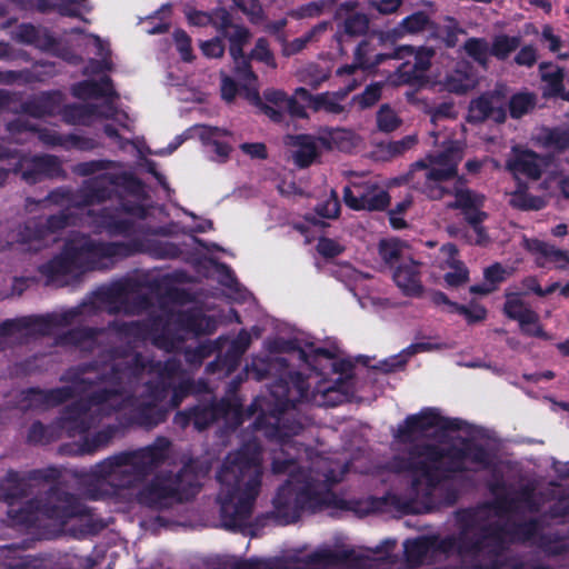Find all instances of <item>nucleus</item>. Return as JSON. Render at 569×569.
Instances as JSON below:
<instances>
[{
  "instance_id": "obj_57",
  "label": "nucleus",
  "mask_w": 569,
  "mask_h": 569,
  "mask_svg": "<svg viewBox=\"0 0 569 569\" xmlns=\"http://www.w3.org/2000/svg\"><path fill=\"white\" fill-rule=\"evenodd\" d=\"M542 39L548 43V48L551 52H558L562 47L561 39L555 34L553 29L550 26H545L542 29Z\"/></svg>"
},
{
  "instance_id": "obj_38",
  "label": "nucleus",
  "mask_w": 569,
  "mask_h": 569,
  "mask_svg": "<svg viewBox=\"0 0 569 569\" xmlns=\"http://www.w3.org/2000/svg\"><path fill=\"white\" fill-rule=\"evenodd\" d=\"M536 104V97L528 92H520L510 99V114L513 118H520L529 112Z\"/></svg>"
},
{
  "instance_id": "obj_53",
  "label": "nucleus",
  "mask_w": 569,
  "mask_h": 569,
  "mask_svg": "<svg viewBox=\"0 0 569 569\" xmlns=\"http://www.w3.org/2000/svg\"><path fill=\"white\" fill-rule=\"evenodd\" d=\"M317 250L321 256L326 258H332L341 253L343 248L335 240L321 238L317 244Z\"/></svg>"
},
{
  "instance_id": "obj_45",
  "label": "nucleus",
  "mask_w": 569,
  "mask_h": 569,
  "mask_svg": "<svg viewBox=\"0 0 569 569\" xmlns=\"http://www.w3.org/2000/svg\"><path fill=\"white\" fill-rule=\"evenodd\" d=\"M553 183L560 188L565 197L569 198V162L562 163L557 172L550 170L546 188L551 189Z\"/></svg>"
},
{
  "instance_id": "obj_34",
  "label": "nucleus",
  "mask_w": 569,
  "mask_h": 569,
  "mask_svg": "<svg viewBox=\"0 0 569 569\" xmlns=\"http://www.w3.org/2000/svg\"><path fill=\"white\" fill-rule=\"evenodd\" d=\"M541 78L546 83V96H561L563 99L569 100V90L566 91L562 87L563 73L562 70L552 63H543L540 66Z\"/></svg>"
},
{
  "instance_id": "obj_54",
  "label": "nucleus",
  "mask_w": 569,
  "mask_h": 569,
  "mask_svg": "<svg viewBox=\"0 0 569 569\" xmlns=\"http://www.w3.org/2000/svg\"><path fill=\"white\" fill-rule=\"evenodd\" d=\"M403 0H371L370 8L377 10L380 14H392L401 7Z\"/></svg>"
},
{
  "instance_id": "obj_21",
  "label": "nucleus",
  "mask_w": 569,
  "mask_h": 569,
  "mask_svg": "<svg viewBox=\"0 0 569 569\" xmlns=\"http://www.w3.org/2000/svg\"><path fill=\"white\" fill-rule=\"evenodd\" d=\"M456 201L451 206L458 208L465 214L467 221L472 227L476 234L472 241L477 244H482L487 240V236L480 223L486 219L487 214L481 211L485 197L476 193L461 186L455 188Z\"/></svg>"
},
{
  "instance_id": "obj_22",
  "label": "nucleus",
  "mask_w": 569,
  "mask_h": 569,
  "mask_svg": "<svg viewBox=\"0 0 569 569\" xmlns=\"http://www.w3.org/2000/svg\"><path fill=\"white\" fill-rule=\"evenodd\" d=\"M506 97L501 91L487 92L470 101L467 121L480 123L487 119L503 122L506 119Z\"/></svg>"
},
{
  "instance_id": "obj_60",
  "label": "nucleus",
  "mask_w": 569,
  "mask_h": 569,
  "mask_svg": "<svg viewBox=\"0 0 569 569\" xmlns=\"http://www.w3.org/2000/svg\"><path fill=\"white\" fill-rule=\"evenodd\" d=\"M550 143L557 149L569 148V132L555 130L549 136Z\"/></svg>"
},
{
  "instance_id": "obj_23",
  "label": "nucleus",
  "mask_w": 569,
  "mask_h": 569,
  "mask_svg": "<svg viewBox=\"0 0 569 569\" xmlns=\"http://www.w3.org/2000/svg\"><path fill=\"white\" fill-rule=\"evenodd\" d=\"M505 313L507 317L517 320L521 330L530 336L545 337L539 325L538 315L530 309L519 293H507Z\"/></svg>"
},
{
  "instance_id": "obj_39",
  "label": "nucleus",
  "mask_w": 569,
  "mask_h": 569,
  "mask_svg": "<svg viewBox=\"0 0 569 569\" xmlns=\"http://www.w3.org/2000/svg\"><path fill=\"white\" fill-rule=\"evenodd\" d=\"M435 348V345L430 342H418L413 343L405 349L400 355L391 358L387 363V370H395L398 367L403 366L408 358L417 352L429 351Z\"/></svg>"
},
{
  "instance_id": "obj_28",
  "label": "nucleus",
  "mask_w": 569,
  "mask_h": 569,
  "mask_svg": "<svg viewBox=\"0 0 569 569\" xmlns=\"http://www.w3.org/2000/svg\"><path fill=\"white\" fill-rule=\"evenodd\" d=\"M479 78L472 67L461 61L456 68L446 76L443 81H439L443 89L453 93H466L478 86Z\"/></svg>"
},
{
  "instance_id": "obj_36",
  "label": "nucleus",
  "mask_w": 569,
  "mask_h": 569,
  "mask_svg": "<svg viewBox=\"0 0 569 569\" xmlns=\"http://www.w3.org/2000/svg\"><path fill=\"white\" fill-rule=\"evenodd\" d=\"M465 50L475 61L486 67L491 57V46L483 40L471 38L465 43Z\"/></svg>"
},
{
  "instance_id": "obj_33",
  "label": "nucleus",
  "mask_w": 569,
  "mask_h": 569,
  "mask_svg": "<svg viewBox=\"0 0 569 569\" xmlns=\"http://www.w3.org/2000/svg\"><path fill=\"white\" fill-rule=\"evenodd\" d=\"M397 287L407 296H418L422 286L419 278L418 266L409 260L402 262L393 272Z\"/></svg>"
},
{
  "instance_id": "obj_17",
  "label": "nucleus",
  "mask_w": 569,
  "mask_h": 569,
  "mask_svg": "<svg viewBox=\"0 0 569 569\" xmlns=\"http://www.w3.org/2000/svg\"><path fill=\"white\" fill-rule=\"evenodd\" d=\"M179 326L180 331L199 333H211L216 323L211 319L200 315H171L164 325V335L160 336L152 330L143 336V340H151L156 346L166 350H174L178 348L174 338H168L167 335L171 332L172 326Z\"/></svg>"
},
{
  "instance_id": "obj_26",
  "label": "nucleus",
  "mask_w": 569,
  "mask_h": 569,
  "mask_svg": "<svg viewBox=\"0 0 569 569\" xmlns=\"http://www.w3.org/2000/svg\"><path fill=\"white\" fill-rule=\"evenodd\" d=\"M523 247L540 267L563 269L569 264V253L537 239H523Z\"/></svg>"
},
{
  "instance_id": "obj_27",
  "label": "nucleus",
  "mask_w": 569,
  "mask_h": 569,
  "mask_svg": "<svg viewBox=\"0 0 569 569\" xmlns=\"http://www.w3.org/2000/svg\"><path fill=\"white\" fill-rule=\"evenodd\" d=\"M545 159L539 158L536 153L520 149H512V158L508 160L507 168L513 176H526L530 179H538L543 167H547Z\"/></svg>"
},
{
  "instance_id": "obj_61",
  "label": "nucleus",
  "mask_w": 569,
  "mask_h": 569,
  "mask_svg": "<svg viewBox=\"0 0 569 569\" xmlns=\"http://www.w3.org/2000/svg\"><path fill=\"white\" fill-rule=\"evenodd\" d=\"M251 341L250 335L247 331H241L237 339L232 342V352L239 357L249 347Z\"/></svg>"
},
{
  "instance_id": "obj_46",
  "label": "nucleus",
  "mask_w": 569,
  "mask_h": 569,
  "mask_svg": "<svg viewBox=\"0 0 569 569\" xmlns=\"http://www.w3.org/2000/svg\"><path fill=\"white\" fill-rule=\"evenodd\" d=\"M452 312L460 313L466 317L469 322L481 321L486 318V309L477 303H472L469 307L460 306L457 303H449Z\"/></svg>"
},
{
  "instance_id": "obj_4",
  "label": "nucleus",
  "mask_w": 569,
  "mask_h": 569,
  "mask_svg": "<svg viewBox=\"0 0 569 569\" xmlns=\"http://www.w3.org/2000/svg\"><path fill=\"white\" fill-rule=\"evenodd\" d=\"M108 369H111V375L103 376L98 382L93 381L97 373L86 370L72 380L71 387L52 390L46 396L48 405L60 403L71 395L79 397L77 403L64 418L63 425L66 428L84 431L96 416L107 415L113 409L124 407L129 399L119 390H109V388H113L124 380L131 382L133 379L141 378L144 373L151 375L158 371V365L144 363L136 352H126L116 357L112 365H106L103 371Z\"/></svg>"
},
{
  "instance_id": "obj_30",
  "label": "nucleus",
  "mask_w": 569,
  "mask_h": 569,
  "mask_svg": "<svg viewBox=\"0 0 569 569\" xmlns=\"http://www.w3.org/2000/svg\"><path fill=\"white\" fill-rule=\"evenodd\" d=\"M291 156L295 163L299 167H308L319 154V150L323 144L321 138L310 136L291 137Z\"/></svg>"
},
{
  "instance_id": "obj_24",
  "label": "nucleus",
  "mask_w": 569,
  "mask_h": 569,
  "mask_svg": "<svg viewBox=\"0 0 569 569\" xmlns=\"http://www.w3.org/2000/svg\"><path fill=\"white\" fill-rule=\"evenodd\" d=\"M436 267L442 271V278L448 287H458L468 280V270L457 257V248L453 244L441 247L436 261Z\"/></svg>"
},
{
  "instance_id": "obj_11",
  "label": "nucleus",
  "mask_w": 569,
  "mask_h": 569,
  "mask_svg": "<svg viewBox=\"0 0 569 569\" xmlns=\"http://www.w3.org/2000/svg\"><path fill=\"white\" fill-rule=\"evenodd\" d=\"M161 457V452L154 448L124 452L98 463L93 473L99 482H108L112 488L130 487L148 468L157 465Z\"/></svg>"
},
{
  "instance_id": "obj_1",
  "label": "nucleus",
  "mask_w": 569,
  "mask_h": 569,
  "mask_svg": "<svg viewBox=\"0 0 569 569\" xmlns=\"http://www.w3.org/2000/svg\"><path fill=\"white\" fill-rule=\"evenodd\" d=\"M51 199L66 207L68 213L48 219L46 229L31 232V226H27L28 233H19L18 241L28 244L29 250H39L40 242L47 244L54 241L56 231L68 224L76 214H81V220L90 227L121 233L128 230L131 217H142L144 213L141 183L114 162L101 167L79 193L56 192Z\"/></svg>"
},
{
  "instance_id": "obj_25",
  "label": "nucleus",
  "mask_w": 569,
  "mask_h": 569,
  "mask_svg": "<svg viewBox=\"0 0 569 569\" xmlns=\"http://www.w3.org/2000/svg\"><path fill=\"white\" fill-rule=\"evenodd\" d=\"M188 132L192 137H198L208 148V151L214 153L216 160H224L228 157L230 151L229 131L216 127L194 126Z\"/></svg>"
},
{
  "instance_id": "obj_3",
  "label": "nucleus",
  "mask_w": 569,
  "mask_h": 569,
  "mask_svg": "<svg viewBox=\"0 0 569 569\" xmlns=\"http://www.w3.org/2000/svg\"><path fill=\"white\" fill-rule=\"evenodd\" d=\"M459 427V420L442 416L436 408H425L416 415L408 416L398 426L395 438L402 443L429 436L440 437L437 443L415 446L406 458L397 457L392 463L395 471L409 475L415 499L430 497L443 480L451 478L456 472L477 471L489 465V455L482 448L472 445L456 448L445 440L447 431Z\"/></svg>"
},
{
  "instance_id": "obj_56",
  "label": "nucleus",
  "mask_w": 569,
  "mask_h": 569,
  "mask_svg": "<svg viewBox=\"0 0 569 569\" xmlns=\"http://www.w3.org/2000/svg\"><path fill=\"white\" fill-rule=\"evenodd\" d=\"M317 212L322 218H336L339 212V202L336 197H330L317 208Z\"/></svg>"
},
{
  "instance_id": "obj_48",
  "label": "nucleus",
  "mask_w": 569,
  "mask_h": 569,
  "mask_svg": "<svg viewBox=\"0 0 569 569\" xmlns=\"http://www.w3.org/2000/svg\"><path fill=\"white\" fill-rule=\"evenodd\" d=\"M381 96V84L372 83L366 88V90L355 98V101L361 108H368L375 104Z\"/></svg>"
},
{
  "instance_id": "obj_51",
  "label": "nucleus",
  "mask_w": 569,
  "mask_h": 569,
  "mask_svg": "<svg viewBox=\"0 0 569 569\" xmlns=\"http://www.w3.org/2000/svg\"><path fill=\"white\" fill-rule=\"evenodd\" d=\"M47 161H48V159L44 157L32 158V159H29L27 157H21L16 167V170L22 171L23 178L27 181H30V180H32V172H30L29 170L26 169L28 162L33 163V168H34L36 172L38 173L42 170V167H43L44 162H47Z\"/></svg>"
},
{
  "instance_id": "obj_20",
  "label": "nucleus",
  "mask_w": 569,
  "mask_h": 569,
  "mask_svg": "<svg viewBox=\"0 0 569 569\" xmlns=\"http://www.w3.org/2000/svg\"><path fill=\"white\" fill-rule=\"evenodd\" d=\"M340 277L353 292L362 309L378 311L389 305L388 299L376 290L372 279H369L365 273L353 269L351 266L341 267Z\"/></svg>"
},
{
  "instance_id": "obj_31",
  "label": "nucleus",
  "mask_w": 569,
  "mask_h": 569,
  "mask_svg": "<svg viewBox=\"0 0 569 569\" xmlns=\"http://www.w3.org/2000/svg\"><path fill=\"white\" fill-rule=\"evenodd\" d=\"M429 18L423 12H416L402 19L395 28L381 33V41H398L407 36L417 34L426 29Z\"/></svg>"
},
{
  "instance_id": "obj_2",
  "label": "nucleus",
  "mask_w": 569,
  "mask_h": 569,
  "mask_svg": "<svg viewBox=\"0 0 569 569\" xmlns=\"http://www.w3.org/2000/svg\"><path fill=\"white\" fill-rule=\"evenodd\" d=\"M310 372L307 380L302 373L290 375L289 380L280 379L268 396L258 397L252 403V415H257L254 428L281 445V455L293 448L291 436L298 435L302 425L293 420L290 408L297 401H309L316 406H337L345 401L350 391L351 367L349 362L332 359L328 352L317 350L310 357L299 351Z\"/></svg>"
},
{
  "instance_id": "obj_47",
  "label": "nucleus",
  "mask_w": 569,
  "mask_h": 569,
  "mask_svg": "<svg viewBox=\"0 0 569 569\" xmlns=\"http://www.w3.org/2000/svg\"><path fill=\"white\" fill-rule=\"evenodd\" d=\"M251 59L260 61L270 68L276 67V61L272 52L269 50V44L264 39H258L254 49L251 52Z\"/></svg>"
},
{
  "instance_id": "obj_5",
  "label": "nucleus",
  "mask_w": 569,
  "mask_h": 569,
  "mask_svg": "<svg viewBox=\"0 0 569 569\" xmlns=\"http://www.w3.org/2000/svg\"><path fill=\"white\" fill-rule=\"evenodd\" d=\"M312 467L316 468L315 478L310 473L307 475L300 467L298 468L296 461L289 459L282 461L278 455L272 459V471L288 472L290 477L273 500L278 516L287 522L295 521L302 510H313L333 503L329 485L338 482L348 469V466L340 460L322 456L312 461Z\"/></svg>"
},
{
  "instance_id": "obj_50",
  "label": "nucleus",
  "mask_w": 569,
  "mask_h": 569,
  "mask_svg": "<svg viewBox=\"0 0 569 569\" xmlns=\"http://www.w3.org/2000/svg\"><path fill=\"white\" fill-rule=\"evenodd\" d=\"M234 3L251 21L260 20L262 8L258 0H234Z\"/></svg>"
},
{
  "instance_id": "obj_63",
  "label": "nucleus",
  "mask_w": 569,
  "mask_h": 569,
  "mask_svg": "<svg viewBox=\"0 0 569 569\" xmlns=\"http://www.w3.org/2000/svg\"><path fill=\"white\" fill-rule=\"evenodd\" d=\"M241 150L249 154L251 158H264L266 157V147L260 142L256 143H243L241 144Z\"/></svg>"
},
{
  "instance_id": "obj_44",
  "label": "nucleus",
  "mask_w": 569,
  "mask_h": 569,
  "mask_svg": "<svg viewBox=\"0 0 569 569\" xmlns=\"http://www.w3.org/2000/svg\"><path fill=\"white\" fill-rule=\"evenodd\" d=\"M377 123L381 131L390 132L400 126L401 120L389 106H382L377 114Z\"/></svg>"
},
{
  "instance_id": "obj_35",
  "label": "nucleus",
  "mask_w": 569,
  "mask_h": 569,
  "mask_svg": "<svg viewBox=\"0 0 569 569\" xmlns=\"http://www.w3.org/2000/svg\"><path fill=\"white\" fill-rule=\"evenodd\" d=\"M321 139L323 144H328L329 148H337L345 152H350L361 144V138L347 129L331 130L327 137Z\"/></svg>"
},
{
  "instance_id": "obj_55",
  "label": "nucleus",
  "mask_w": 569,
  "mask_h": 569,
  "mask_svg": "<svg viewBox=\"0 0 569 569\" xmlns=\"http://www.w3.org/2000/svg\"><path fill=\"white\" fill-rule=\"evenodd\" d=\"M170 13V6H162L161 9L150 19H158L159 22L151 28H146V32L150 34L161 33L167 30L168 23L164 21Z\"/></svg>"
},
{
  "instance_id": "obj_49",
  "label": "nucleus",
  "mask_w": 569,
  "mask_h": 569,
  "mask_svg": "<svg viewBox=\"0 0 569 569\" xmlns=\"http://www.w3.org/2000/svg\"><path fill=\"white\" fill-rule=\"evenodd\" d=\"M173 39H174L177 50L179 51L181 58L184 61H191L192 50H191L190 37L184 31L177 30L173 34Z\"/></svg>"
},
{
  "instance_id": "obj_13",
  "label": "nucleus",
  "mask_w": 569,
  "mask_h": 569,
  "mask_svg": "<svg viewBox=\"0 0 569 569\" xmlns=\"http://www.w3.org/2000/svg\"><path fill=\"white\" fill-rule=\"evenodd\" d=\"M60 101V94L42 96L27 103L23 113L18 121L9 124V131L12 134L26 131L29 136H37L44 144L49 146H68L77 144L73 138H64L52 128H39L37 124L27 123L24 118L30 116L41 118L44 114H51L57 111V103Z\"/></svg>"
},
{
  "instance_id": "obj_43",
  "label": "nucleus",
  "mask_w": 569,
  "mask_h": 569,
  "mask_svg": "<svg viewBox=\"0 0 569 569\" xmlns=\"http://www.w3.org/2000/svg\"><path fill=\"white\" fill-rule=\"evenodd\" d=\"M417 142V137L413 134L407 136L398 141H389L380 144V149L383 153L389 157H396L402 154L407 150L411 149Z\"/></svg>"
},
{
  "instance_id": "obj_40",
  "label": "nucleus",
  "mask_w": 569,
  "mask_h": 569,
  "mask_svg": "<svg viewBox=\"0 0 569 569\" xmlns=\"http://www.w3.org/2000/svg\"><path fill=\"white\" fill-rule=\"evenodd\" d=\"M510 203L516 208L525 210H539L545 206L542 198L529 196L521 188L511 194Z\"/></svg>"
},
{
  "instance_id": "obj_62",
  "label": "nucleus",
  "mask_w": 569,
  "mask_h": 569,
  "mask_svg": "<svg viewBox=\"0 0 569 569\" xmlns=\"http://www.w3.org/2000/svg\"><path fill=\"white\" fill-rule=\"evenodd\" d=\"M508 274V271L502 268L500 264H493L486 269L485 277L489 282H499L502 281Z\"/></svg>"
},
{
  "instance_id": "obj_42",
  "label": "nucleus",
  "mask_w": 569,
  "mask_h": 569,
  "mask_svg": "<svg viewBox=\"0 0 569 569\" xmlns=\"http://www.w3.org/2000/svg\"><path fill=\"white\" fill-rule=\"evenodd\" d=\"M403 250L405 244L398 239L382 240L379 246L380 256L388 263H392L402 257Z\"/></svg>"
},
{
  "instance_id": "obj_12",
  "label": "nucleus",
  "mask_w": 569,
  "mask_h": 569,
  "mask_svg": "<svg viewBox=\"0 0 569 569\" xmlns=\"http://www.w3.org/2000/svg\"><path fill=\"white\" fill-rule=\"evenodd\" d=\"M236 71L238 77L244 82L246 99L254 106L262 107L264 113L272 120H280V113L282 111H287L293 117H305L307 114L301 104V99L296 98V93L292 97H288L280 90H267L264 92V99L267 102L273 104V107L264 106L259 96L257 77L250 70L244 56L240 58L239 63H236Z\"/></svg>"
},
{
  "instance_id": "obj_9",
  "label": "nucleus",
  "mask_w": 569,
  "mask_h": 569,
  "mask_svg": "<svg viewBox=\"0 0 569 569\" xmlns=\"http://www.w3.org/2000/svg\"><path fill=\"white\" fill-rule=\"evenodd\" d=\"M74 96L79 98H94L101 100L103 111L97 113V104L76 106L70 108L67 113L69 121L74 123L90 124L99 116L111 119L119 128H114L113 123H108L104 127L106 133L110 138H118L121 136L120 131L131 130V120L124 111L116 109L113 106V90L109 78L100 74L98 79H89L78 83L73 88Z\"/></svg>"
},
{
  "instance_id": "obj_32",
  "label": "nucleus",
  "mask_w": 569,
  "mask_h": 569,
  "mask_svg": "<svg viewBox=\"0 0 569 569\" xmlns=\"http://www.w3.org/2000/svg\"><path fill=\"white\" fill-rule=\"evenodd\" d=\"M337 17L342 19L337 32L338 39L341 40L345 36L356 37L367 32L369 28V20L366 14L352 11L348 4L342 6Z\"/></svg>"
},
{
  "instance_id": "obj_37",
  "label": "nucleus",
  "mask_w": 569,
  "mask_h": 569,
  "mask_svg": "<svg viewBox=\"0 0 569 569\" xmlns=\"http://www.w3.org/2000/svg\"><path fill=\"white\" fill-rule=\"evenodd\" d=\"M429 549V541L427 539H413L405 542V552L407 560L412 565L423 562L425 557Z\"/></svg>"
},
{
  "instance_id": "obj_8",
  "label": "nucleus",
  "mask_w": 569,
  "mask_h": 569,
  "mask_svg": "<svg viewBox=\"0 0 569 569\" xmlns=\"http://www.w3.org/2000/svg\"><path fill=\"white\" fill-rule=\"evenodd\" d=\"M462 154V143L442 142L440 149L430 152L425 160L416 162L406 176L392 179L390 186L411 182L429 198H441L447 192L449 180L457 173V166Z\"/></svg>"
},
{
  "instance_id": "obj_41",
  "label": "nucleus",
  "mask_w": 569,
  "mask_h": 569,
  "mask_svg": "<svg viewBox=\"0 0 569 569\" xmlns=\"http://www.w3.org/2000/svg\"><path fill=\"white\" fill-rule=\"evenodd\" d=\"M518 46L519 39L517 37H497L491 46V56L498 59H506Z\"/></svg>"
},
{
  "instance_id": "obj_14",
  "label": "nucleus",
  "mask_w": 569,
  "mask_h": 569,
  "mask_svg": "<svg viewBox=\"0 0 569 569\" xmlns=\"http://www.w3.org/2000/svg\"><path fill=\"white\" fill-rule=\"evenodd\" d=\"M186 18L191 26L207 27L212 26L222 37L230 41V54L234 63H239L242 58V46L249 39V31L231 23L229 12L223 8H217L211 12L199 11L187 7L184 9Z\"/></svg>"
},
{
  "instance_id": "obj_16",
  "label": "nucleus",
  "mask_w": 569,
  "mask_h": 569,
  "mask_svg": "<svg viewBox=\"0 0 569 569\" xmlns=\"http://www.w3.org/2000/svg\"><path fill=\"white\" fill-rule=\"evenodd\" d=\"M188 475L189 471L184 469L176 479L162 476L156 477L139 490L137 493L138 501L153 508H164L173 501L188 498L189 495L194 492V485L192 483L190 485V492L182 487Z\"/></svg>"
},
{
  "instance_id": "obj_7",
  "label": "nucleus",
  "mask_w": 569,
  "mask_h": 569,
  "mask_svg": "<svg viewBox=\"0 0 569 569\" xmlns=\"http://www.w3.org/2000/svg\"><path fill=\"white\" fill-rule=\"evenodd\" d=\"M144 249L143 246L101 243L73 234L62 253L43 267V272L53 281H68L88 270L109 268L117 258Z\"/></svg>"
},
{
  "instance_id": "obj_15",
  "label": "nucleus",
  "mask_w": 569,
  "mask_h": 569,
  "mask_svg": "<svg viewBox=\"0 0 569 569\" xmlns=\"http://www.w3.org/2000/svg\"><path fill=\"white\" fill-rule=\"evenodd\" d=\"M435 52L432 49L420 47H400L395 50L392 57L402 59L406 56L412 57V60L403 62L397 71L389 77L388 82L392 86L415 84L426 87L431 83L427 71L430 68L431 59Z\"/></svg>"
},
{
  "instance_id": "obj_59",
  "label": "nucleus",
  "mask_w": 569,
  "mask_h": 569,
  "mask_svg": "<svg viewBox=\"0 0 569 569\" xmlns=\"http://www.w3.org/2000/svg\"><path fill=\"white\" fill-rule=\"evenodd\" d=\"M238 92V89H237V84L234 83V81L226 76V74H222V78H221V96L222 98L230 102L234 99L236 94Z\"/></svg>"
},
{
  "instance_id": "obj_6",
  "label": "nucleus",
  "mask_w": 569,
  "mask_h": 569,
  "mask_svg": "<svg viewBox=\"0 0 569 569\" xmlns=\"http://www.w3.org/2000/svg\"><path fill=\"white\" fill-rule=\"evenodd\" d=\"M262 475L258 438L228 455L218 472L219 501L224 518L241 525L250 516Z\"/></svg>"
},
{
  "instance_id": "obj_18",
  "label": "nucleus",
  "mask_w": 569,
  "mask_h": 569,
  "mask_svg": "<svg viewBox=\"0 0 569 569\" xmlns=\"http://www.w3.org/2000/svg\"><path fill=\"white\" fill-rule=\"evenodd\" d=\"M343 199L353 210H381L389 203L387 191L371 178L352 181L345 188Z\"/></svg>"
},
{
  "instance_id": "obj_52",
  "label": "nucleus",
  "mask_w": 569,
  "mask_h": 569,
  "mask_svg": "<svg viewBox=\"0 0 569 569\" xmlns=\"http://www.w3.org/2000/svg\"><path fill=\"white\" fill-rule=\"evenodd\" d=\"M200 49L207 58H220L224 52L221 38H214L200 43Z\"/></svg>"
},
{
  "instance_id": "obj_58",
  "label": "nucleus",
  "mask_w": 569,
  "mask_h": 569,
  "mask_svg": "<svg viewBox=\"0 0 569 569\" xmlns=\"http://www.w3.org/2000/svg\"><path fill=\"white\" fill-rule=\"evenodd\" d=\"M537 60L536 49L531 46L523 47L516 56V62L520 66H532Z\"/></svg>"
},
{
  "instance_id": "obj_64",
  "label": "nucleus",
  "mask_w": 569,
  "mask_h": 569,
  "mask_svg": "<svg viewBox=\"0 0 569 569\" xmlns=\"http://www.w3.org/2000/svg\"><path fill=\"white\" fill-rule=\"evenodd\" d=\"M234 569H270L269 562L264 560H254V561H233L232 563Z\"/></svg>"
},
{
  "instance_id": "obj_29",
  "label": "nucleus",
  "mask_w": 569,
  "mask_h": 569,
  "mask_svg": "<svg viewBox=\"0 0 569 569\" xmlns=\"http://www.w3.org/2000/svg\"><path fill=\"white\" fill-rule=\"evenodd\" d=\"M347 92L343 93H321L317 96L310 94L305 88L296 89V98L301 99V104L303 106V110L306 108H311L315 111L323 110L326 112L338 113L341 111V99L346 96Z\"/></svg>"
},
{
  "instance_id": "obj_10",
  "label": "nucleus",
  "mask_w": 569,
  "mask_h": 569,
  "mask_svg": "<svg viewBox=\"0 0 569 569\" xmlns=\"http://www.w3.org/2000/svg\"><path fill=\"white\" fill-rule=\"evenodd\" d=\"M14 37L23 43L32 44L40 50L49 51L66 60H71L73 57L67 51L66 44L74 41L77 46H84L89 52L98 57V61L94 63V68L98 71L110 68V62L108 61L109 49L102 40L76 28L64 32L60 40H56L46 28L22 24L16 31Z\"/></svg>"
},
{
  "instance_id": "obj_19",
  "label": "nucleus",
  "mask_w": 569,
  "mask_h": 569,
  "mask_svg": "<svg viewBox=\"0 0 569 569\" xmlns=\"http://www.w3.org/2000/svg\"><path fill=\"white\" fill-rule=\"evenodd\" d=\"M393 58L392 54L376 52L375 46L368 41H361L355 51V61L351 64H346L337 70V74L346 78L347 90L355 89L359 81L363 79V73L373 70L381 64L386 59Z\"/></svg>"
}]
</instances>
